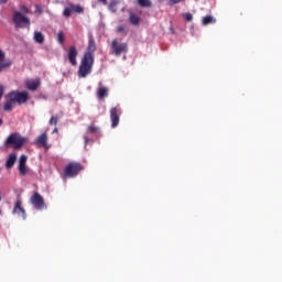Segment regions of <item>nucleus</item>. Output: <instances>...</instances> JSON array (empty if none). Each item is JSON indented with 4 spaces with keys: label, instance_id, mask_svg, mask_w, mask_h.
<instances>
[{
    "label": "nucleus",
    "instance_id": "obj_25",
    "mask_svg": "<svg viewBox=\"0 0 282 282\" xmlns=\"http://www.w3.org/2000/svg\"><path fill=\"white\" fill-rule=\"evenodd\" d=\"M72 12H74V9H72V7H70V8H69V7H66V8L64 9L63 14H64V17H66V19H69V17H72Z\"/></svg>",
    "mask_w": 282,
    "mask_h": 282
},
{
    "label": "nucleus",
    "instance_id": "obj_31",
    "mask_svg": "<svg viewBox=\"0 0 282 282\" xmlns=\"http://www.w3.org/2000/svg\"><path fill=\"white\" fill-rule=\"evenodd\" d=\"M181 1H184V0H170V3L172 6H175V3H181Z\"/></svg>",
    "mask_w": 282,
    "mask_h": 282
},
{
    "label": "nucleus",
    "instance_id": "obj_30",
    "mask_svg": "<svg viewBox=\"0 0 282 282\" xmlns=\"http://www.w3.org/2000/svg\"><path fill=\"white\" fill-rule=\"evenodd\" d=\"M4 91H6V87L0 84V100H1V98H3Z\"/></svg>",
    "mask_w": 282,
    "mask_h": 282
},
{
    "label": "nucleus",
    "instance_id": "obj_4",
    "mask_svg": "<svg viewBox=\"0 0 282 282\" xmlns=\"http://www.w3.org/2000/svg\"><path fill=\"white\" fill-rule=\"evenodd\" d=\"M110 47L115 56H122V54L129 52V44H127V42L120 43L118 42V39L112 40Z\"/></svg>",
    "mask_w": 282,
    "mask_h": 282
},
{
    "label": "nucleus",
    "instance_id": "obj_19",
    "mask_svg": "<svg viewBox=\"0 0 282 282\" xmlns=\"http://www.w3.org/2000/svg\"><path fill=\"white\" fill-rule=\"evenodd\" d=\"M203 25H210V23H217V20L213 15H206L202 20Z\"/></svg>",
    "mask_w": 282,
    "mask_h": 282
},
{
    "label": "nucleus",
    "instance_id": "obj_28",
    "mask_svg": "<svg viewBox=\"0 0 282 282\" xmlns=\"http://www.w3.org/2000/svg\"><path fill=\"white\" fill-rule=\"evenodd\" d=\"M50 124H54V127H56L58 124V117H52L50 119Z\"/></svg>",
    "mask_w": 282,
    "mask_h": 282
},
{
    "label": "nucleus",
    "instance_id": "obj_10",
    "mask_svg": "<svg viewBox=\"0 0 282 282\" xmlns=\"http://www.w3.org/2000/svg\"><path fill=\"white\" fill-rule=\"evenodd\" d=\"M12 65V61L6 59V52L0 48V74L3 69H8Z\"/></svg>",
    "mask_w": 282,
    "mask_h": 282
},
{
    "label": "nucleus",
    "instance_id": "obj_36",
    "mask_svg": "<svg viewBox=\"0 0 282 282\" xmlns=\"http://www.w3.org/2000/svg\"><path fill=\"white\" fill-rule=\"evenodd\" d=\"M3 124V119H0V127Z\"/></svg>",
    "mask_w": 282,
    "mask_h": 282
},
{
    "label": "nucleus",
    "instance_id": "obj_35",
    "mask_svg": "<svg viewBox=\"0 0 282 282\" xmlns=\"http://www.w3.org/2000/svg\"><path fill=\"white\" fill-rule=\"evenodd\" d=\"M0 3H8V0H0Z\"/></svg>",
    "mask_w": 282,
    "mask_h": 282
},
{
    "label": "nucleus",
    "instance_id": "obj_16",
    "mask_svg": "<svg viewBox=\"0 0 282 282\" xmlns=\"http://www.w3.org/2000/svg\"><path fill=\"white\" fill-rule=\"evenodd\" d=\"M33 39H34L35 43H39L40 45H43V43H45V35H43L39 31L34 32Z\"/></svg>",
    "mask_w": 282,
    "mask_h": 282
},
{
    "label": "nucleus",
    "instance_id": "obj_33",
    "mask_svg": "<svg viewBox=\"0 0 282 282\" xmlns=\"http://www.w3.org/2000/svg\"><path fill=\"white\" fill-rule=\"evenodd\" d=\"M84 142L85 144H89V138L87 135H84Z\"/></svg>",
    "mask_w": 282,
    "mask_h": 282
},
{
    "label": "nucleus",
    "instance_id": "obj_24",
    "mask_svg": "<svg viewBox=\"0 0 282 282\" xmlns=\"http://www.w3.org/2000/svg\"><path fill=\"white\" fill-rule=\"evenodd\" d=\"M99 131H100V128H98V127H96L94 124L88 126V128H87V132L88 133H98Z\"/></svg>",
    "mask_w": 282,
    "mask_h": 282
},
{
    "label": "nucleus",
    "instance_id": "obj_11",
    "mask_svg": "<svg viewBox=\"0 0 282 282\" xmlns=\"http://www.w3.org/2000/svg\"><path fill=\"white\" fill-rule=\"evenodd\" d=\"M25 164H28V156L23 154L19 159L20 175H28V167H25Z\"/></svg>",
    "mask_w": 282,
    "mask_h": 282
},
{
    "label": "nucleus",
    "instance_id": "obj_20",
    "mask_svg": "<svg viewBox=\"0 0 282 282\" xmlns=\"http://www.w3.org/2000/svg\"><path fill=\"white\" fill-rule=\"evenodd\" d=\"M120 3V0H111L109 6H108V10H110V12H118V4Z\"/></svg>",
    "mask_w": 282,
    "mask_h": 282
},
{
    "label": "nucleus",
    "instance_id": "obj_9",
    "mask_svg": "<svg viewBox=\"0 0 282 282\" xmlns=\"http://www.w3.org/2000/svg\"><path fill=\"white\" fill-rule=\"evenodd\" d=\"M78 57V50L76 46H70L68 48V61L70 65L76 66L78 65V61L76 59Z\"/></svg>",
    "mask_w": 282,
    "mask_h": 282
},
{
    "label": "nucleus",
    "instance_id": "obj_13",
    "mask_svg": "<svg viewBox=\"0 0 282 282\" xmlns=\"http://www.w3.org/2000/svg\"><path fill=\"white\" fill-rule=\"evenodd\" d=\"M21 198H18L15 200V205H14V208H13V214L15 215H21V217L23 219H25V209L21 206Z\"/></svg>",
    "mask_w": 282,
    "mask_h": 282
},
{
    "label": "nucleus",
    "instance_id": "obj_5",
    "mask_svg": "<svg viewBox=\"0 0 282 282\" xmlns=\"http://www.w3.org/2000/svg\"><path fill=\"white\" fill-rule=\"evenodd\" d=\"M12 21L15 25V28H30V18L25 17L21 11H15L13 13Z\"/></svg>",
    "mask_w": 282,
    "mask_h": 282
},
{
    "label": "nucleus",
    "instance_id": "obj_14",
    "mask_svg": "<svg viewBox=\"0 0 282 282\" xmlns=\"http://www.w3.org/2000/svg\"><path fill=\"white\" fill-rule=\"evenodd\" d=\"M109 96V88L107 86H99L97 89V98L98 100H104Z\"/></svg>",
    "mask_w": 282,
    "mask_h": 282
},
{
    "label": "nucleus",
    "instance_id": "obj_6",
    "mask_svg": "<svg viewBox=\"0 0 282 282\" xmlns=\"http://www.w3.org/2000/svg\"><path fill=\"white\" fill-rule=\"evenodd\" d=\"M83 164L72 162L68 163L67 166L64 169V175L65 177H76L80 171H83Z\"/></svg>",
    "mask_w": 282,
    "mask_h": 282
},
{
    "label": "nucleus",
    "instance_id": "obj_2",
    "mask_svg": "<svg viewBox=\"0 0 282 282\" xmlns=\"http://www.w3.org/2000/svg\"><path fill=\"white\" fill-rule=\"evenodd\" d=\"M25 142H28V138L21 135L19 132H13L6 139L4 147L7 149L11 147L14 151H19V149H23Z\"/></svg>",
    "mask_w": 282,
    "mask_h": 282
},
{
    "label": "nucleus",
    "instance_id": "obj_27",
    "mask_svg": "<svg viewBox=\"0 0 282 282\" xmlns=\"http://www.w3.org/2000/svg\"><path fill=\"white\" fill-rule=\"evenodd\" d=\"M117 32L119 34H127V29L124 28V25H119L117 26Z\"/></svg>",
    "mask_w": 282,
    "mask_h": 282
},
{
    "label": "nucleus",
    "instance_id": "obj_23",
    "mask_svg": "<svg viewBox=\"0 0 282 282\" xmlns=\"http://www.w3.org/2000/svg\"><path fill=\"white\" fill-rule=\"evenodd\" d=\"M13 105H14V101L9 99V101H7L3 106L4 111H12L14 107Z\"/></svg>",
    "mask_w": 282,
    "mask_h": 282
},
{
    "label": "nucleus",
    "instance_id": "obj_32",
    "mask_svg": "<svg viewBox=\"0 0 282 282\" xmlns=\"http://www.w3.org/2000/svg\"><path fill=\"white\" fill-rule=\"evenodd\" d=\"M21 10L23 11V12H30V9H28V7H25V6H23V7H21Z\"/></svg>",
    "mask_w": 282,
    "mask_h": 282
},
{
    "label": "nucleus",
    "instance_id": "obj_7",
    "mask_svg": "<svg viewBox=\"0 0 282 282\" xmlns=\"http://www.w3.org/2000/svg\"><path fill=\"white\" fill-rule=\"evenodd\" d=\"M30 202L35 210H45V208H47V205H45V199L39 194V192L33 193Z\"/></svg>",
    "mask_w": 282,
    "mask_h": 282
},
{
    "label": "nucleus",
    "instance_id": "obj_8",
    "mask_svg": "<svg viewBox=\"0 0 282 282\" xmlns=\"http://www.w3.org/2000/svg\"><path fill=\"white\" fill-rule=\"evenodd\" d=\"M122 115V110L118 107H113L110 109V120L112 129H116L118 124H120V116Z\"/></svg>",
    "mask_w": 282,
    "mask_h": 282
},
{
    "label": "nucleus",
    "instance_id": "obj_21",
    "mask_svg": "<svg viewBox=\"0 0 282 282\" xmlns=\"http://www.w3.org/2000/svg\"><path fill=\"white\" fill-rule=\"evenodd\" d=\"M70 8L73 12H76L77 14H83V12H85V8H83L80 4L70 3Z\"/></svg>",
    "mask_w": 282,
    "mask_h": 282
},
{
    "label": "nucleus",
    "instance_id": "obj_34",
    "mask_svg": "<svg viewBox=\"0 0 282 282\" xmlns=\"http://www.w3.org/2000/svg\"><path fill=\"white\" fill-rule=\"evenodd\" d=\"M99 3H102V6H107V0H98Z\"/></svg>",
    "mask_w": 282,
    "mask_h": 282
},
{
    "label": "nucleus",
    "instance_id": "obj_1",
    "mask_svg": "<svg viewBox=\"0 0 282 282\" xmlns=\"http://www.w3.org/2000/svg\"><path fill=\"white\" fill-rule=\"evenodd\" d=\"M95 52L96 41H94V37H90L88 40L87 50L84 53V56L82 57V62L77 72L79 78H87L89 74H91L95 63Z\"/></svg>",
    "mask_w": 282,
    "mask_h": 282
},
{
    "label": "nucleus",
    "instance_id": "obj_15",
    "mask_svg": "<svg viewBox=\"0 0 282 282\" xmlns=\"http://www.w3.org/2000/svg\"><path fill=\"white\" fill-rule=\"evenodd\" d=\"M36 144H40V147H43L44 149H50V145L47 144V133H42L36 139Z\"/></svg>",
    "mask_w": 282,
    "mask_h": 282
},
{
    "label": "nucleus",
    "instance_id": "obj_12",
    "mask_svg": "<svg viewBox=\"0 0 282 282\" xmlns=\"http://www.w3.org/2000/svg\"><path fill=\"white\" fill-rule=\"evenodd\" d=\"M26 89L30 91H36L41 87V79H30L25 82Z\"/></svg>",
    "mask_w": 282,
    "mask_h": 282
},
{
    "label": "nucleus",
    "instance_id": "obj_26",
    "mask_svg": "<svg viewBox=\"0 0 282 282\" xmlns=\"http://www.w3.org/2000/svg\"><path fill=\"white\" fill-rule=\"evenodd\" d=\"M57 41L61 45H63V43H65V34L63 33V31H59L57 33Z\"/></svg>",
    "mask_w": 282,
    "mask_h": 282
},
{
    "label": "nucleus",
    "instance_id": "obj_29",
    "mask_svg": "<svg viewBox=\"0 0 282 282\" xmlns=\"http://www.w3.org/2000/svg\"><path fill=\"white\" fill-rule=\"evenodd\" d=\"M183 17L185 21H193V15L191 13H184Z\"/></svg>",
    "mask_w": 282,
    "mask_h": 282
},
{
    "label": "nucleus",
    "instance_id": "obj_18",
    "mask_svg": "<svg viewBox=\"0 0 282 282\" xmlns=\"http://www.w3.org/2000/svg\"><path fill=\"white\" fill-rule=\"evenodd\" d=\"M129 21L132 25H140V15L130 13Z\"/></svg>",
    "mask_w": 282,
    "mask_h": 282
},
{
    "label": "nucleus",
    "instance_id": "obj_22",
    "mask_svg": "<svg viewBox=\"0 0 282 282\" xmlns=\"http://www.w3.org/2000/svg\"><path fill=\"white\" fill-rule=\"evenodd\" d=\"M141 8H151L153 4L151 0H137Z\"/></svg>",
    "mask_w": 282,
    "mask_h": 282
},
{
    "label": "nucleus",
    "instance_id": "obj_3",
    "mask_svg": "<svg viewBox=\"0 0 282 282\" xmlns=\"http://www.w3.org/2000/svg\"><path fill=\"white\" fill-rule=\"evenodd\" d=\"M9 100L11 102H17V105H25L30 98V94L28 91H11L8 94Z\"/></svg>",
    "mask_w": 282,
    "mask_h": 282
},
{
    "label": "nucleus",
    "instance_id": "obj_17",
    "mask_svg": "<svg viewBox=\"0 0 282 282\" xmlns=\"http://www.w3.org/2000/svg\"><path fill=\"white\" fill-rule=\"evenodd\" d=\"M15 163H17V154H10L6 162V169H12V166H14Z\"/></svg>",
    "mask_w": 282,
    "mask_h": 282
}]
</instances>
